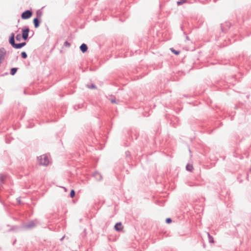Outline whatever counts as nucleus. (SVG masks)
Here are the masks:
<instances>
[{"label": "nucleus", "instance_id": "obj_1", "mask_svg": "<svg viewBox=\"0 0 251 251\" xmlns=\"http://www.w3.org/2000/svg\"><path fill=\"white\" fill-rule=\"evenodd\" d=\"M9 43L15 49H20L25 46L26 42H24L20 43H16L15 41V34L12 32L10 34L8 40Z\"/></svg>", "mask_w": 251, "mask_h": 251}, {"label": "nucleus", "instance_id": "obj_2", "mask_svg": "<svg viewBox=\"0 0 251 251\" xmlns=\"http://www.w3.org/2000/svg\"><path fill=\"white\" fill-rule=\"evenodd\" d=\"M38 163L41 165L47 166L49 164V160L48 156L43 154L37 157Z\"/></svg>", "mask_w": 251, "mask_h": 251}, {"label": "nucleus", "instance_id": "obj_3", "mask_svg": "<svg viewBox=\"0 0 251 251\" xmlns=\"http://www.w3.org/2000/svg\"><path fill=\"white\" fill-rule=\"evenodd\" d=\"M29 28L27 26H25L22 28V38L24 40H27L29 32Z\"/></svg>", "mask_w": 251, "mask_h": 251}, {"label": "nucleus", "instance_id": "obj_4", "mask_svg": "<svg viewBox=\"0 0 251 251\" xmlns=\"http://www.w3.org/2000/svg\"><path fill=\"white\" fill-rule=\"evenodd\" d=\"M31 10H26L24 11L21 14V18L24 20L29 19L32 15Z\"/></svg>", "mask_w": 251, "mask_h": 251}, {"label": "nucleus", "instance_id": "obj_5", "mask_svg": "<svg viewBox=\"0 0 251 251\" xmlns=\"http://www.w3.org/2000/svg\"><path fill=\"white\" fill-rule=\"evenodd\" d=\"M231 26V24L229 22H226L224 24H221V28L223 32H225Z\"/></svg>", "mask_w": 251, "mask_h": 251}, {"label": "nucleus", "instance_id": "obj_6", "mask_svg": "<svg viewBox=\"0 0 251 251\" xmlns=\"http://www.w3.org/2000/svg\"><path fill=\"white\" fill-rule=\"evenodd\" d=\"M123 226L121 222L117 223L114 226V229L117 231H120L122 230Z\"/></svg>", "mask_w": 251, "mask_h": 251}, {"label": "nucleus", "instance_id": "obj_7", "mask_svg": "<svg viewBox=\"0 0 251 251\" xmlns=\"http://www.w3.org/2000/svg\"><path fill=\"white\" fill-rule=\"evenodd\" d=\"M6 53V51L3 48L0 49V64L2 62V60L4 59V55Z\"/></svg>", "mask_w": 251, "mask_h": 251}, {"label": "nucleus", "instance_id": "obj_8", "mask_svg": "<svg viewBox=\"0 0 251 251\" xmlns=\"http://www.w3.org/2000/svg\"><path fill=\"white\" fill-rule=\"evenodd\" d=\"M93 176L98 181L101 180L102 178L101 175L97 171L93 173Z\"/></svg>", "mask_w": 251, "mask_h": 251}, {"label": "nucleus", "instance_id": "obj_9", "mask_svg": "<svg viewBox=\"0 0 251 251\" xmlns=\"http://www.w3.org/2000/svg\"><path fill=\"white\" fill-rule=\"evenodd\" d=\"M40 22V19L38 18H35L33 19V23L35 28H37L39 26Z\"/></svg>", "mask_w": 251, "mask_h": 251}, {"label": "nucleus", "instance_id": "obj_10", "mask_svg": "<svg viewBox=\"0 0 251 251\" xmlns=\"http://www.w3.org/2000/svg\"><path fill=\"white\" fill-rule=\"evenodd\" d=\"M80 50L81 51V52L82 53H85V52L87 51V50H88V47L87 46V45L85 43H83L82 44L80 47Z\"/></svg>", "mask_w": 251, "mask_h": 251}, {"label": "nucleus", "instance_id": "obj_11", "mask_svg": "<svg viewBox=\"0 0 251 251\" xmlns=\"http://www.w3.org/2000/svg\"><path fill=\"white\" fill-rule=\"evenodd\" d=\"M35 226V224L33 221L30 222L25 226V227L27 228H31Z\"/></svg>", "mask_w": 251, "mask_h": 251}, {"label": "nucleus", "instance_id": "obj_12", "mask_svg": "<svg viewBox=\"0 0 251 251\" xmlns=\"http://www.w3.org/2000/svg\"><path fill=\"white\" fill-rule=\"evenodd\" d=\"M18 68H12L10 70V75H14L17 72Z\"/></svg>", "mask_w": 251, "mask_h": 251}, {"label": "nucleus", "instance_id": "obj_13", "mask_svg": "<svg viewBox=\"0 0 251 251\" xmlns=\"http://www.w3.org/2000/svg\"><path fill=\"white\" fill-rule=\"evenodd\" d=\"M207 235L209 239V242L210 243H214V240L213 237L209 234V232H207Z\"/></svg>", "mask_w": 251, "mask_h": 251}, {"label": "nucleus", "instance_id": "obj_14", "mask_svg": "<svg viewBox=\"0 0 251 251\" xmlns=\"http://www.w3.org/2000/svg\"><path fill=\"white\" fill-rule=\"evenodd\" d=\"M186 169L187 171L191 172L193 169V167L192 165L187 164L186 166Z\"/></svg>", "mask_w": 251, "mask_h": 251}, {"label": "nucleus", "instance_id": "obj_15", "mask_svg": "<svg viewBox=\"0 0 251 251\" xmlns=\"http://www.w3.org/2000/svg\"><path fill=\"white\" fill-rule=\"evenodd\" d=\"M170 50L172 52H173L176 55H178L180 53V51L176 50L173 48H171Z\"/></svg>", "mask_w": 251, "mask_h": 251}, {"label": "nucleus", "instance_id": "obj_16", "mask_svg": "<svg viewBox=\"0 0 251 251\" xmlns=\"http://www.w3.org/2000/svg\"><path fill=\"white\" fill-rule=\"evenodd\" d=\"M22 36L21 35V34H18L16 36H15V39H16V40L17 41H20L21 40V38H22Z\"/></svg>", "mask_w": 251, "mask_h": 251}, {"label": "nucleus", "instance_id": "obj_17", "mask_svg": "<svg viewBox=\"0 0 251 251\" xmlns=\"http://www.w3.org/2000/svg\"><path fill=\"white\" fill-rule=\"evenodd\" d=\"M21 55L22 58L23 59H25L27 57V54H26V52H25V51H22L21 52Z\"/></svg>", "mask_w": 251, "mask_h": 251}, {"label": "nucleus", "instance_id": "obj_18", "mask_svg": "<svg viewBox=\"0 0 251 251\" xmlns=\"http://www.w3.org/2000/svg\"><path fill=\"white\" fill-rule=\"evenodd\" d=\"M42 12L40 10H38L36 12V18H38L40 19V18L42 16Z\"/></svg>", "mask_w": 251, "mask_h": 251}, {"label": "nucleus", "instance_id": "obj_19", "mask_svg": "<svg viewBox=\"0 0 251 251\" xmlns=\"http://www.w3.org/2000/svg\"><path fill=\"white\" fill-rule=\"evenodd\" d=\"M75 192L74 190L72 189L71 190L70 193V196L71 198H73L75 196Z\"/></svg>", "mask_w": 251, "mask_h": 251}, {"label": "nucleus", "instance_id": "obj_20", "mask_svg": "<svg viewBox=\"0 0 251 251\" xmlns=\"http://www.w3.org/2000/svg\"><path fill=\"white\" fill-rule=\"evenodd\" d=\"M186 1V0H179L177 1V5H180L185 3Z\"/></svg>", "mask_w": 251, "mask_h": 251}, {"label": "nucleus", "instance_id": "obj_21", "mask_svg": "<svg viewBox=\"0 0 251 251\" xmlns=\"http://www.w3.org/2000/svg\"><path fill=\"white\" fill-rule=\"evenodd\" d=\"M87 87L90 88V89H96L97 88V87L96 86L93 84V83H92L91 85H87Z\"/></svg>", "mask_w": 251, "mask_h": 251}, {"label": "nucleus", "instance_id": "obj_22", "mask_svg": "<svg viewBox=\"0 0 251 251\" xmlns=\"http://www.w3.org/2000/svg\"><path fill=\"white\" fill-rule=\"evenodd\" d=\"M18 228H19V227L18 226H12L11 227V228L9 229V231H14V230H17Z\"/></svg>", "mask_w": 251, "mask_h": 251}, {"label": "nucleus", "instance_id": "obj_23", "mask_svg": "<svg viewBox=\"0 0 251 251\" xmlns=\"http://www.w3.org/2000/svg\"><path fill=\"white\" fill-rule=\"evenodd\" d=\"M5 177L4 175L2 174H0V182H3L4 180Z\"/></svg>", "mask_w": 251, "mask_h": 251}, {"label": "nucleus", "instance_id": "obj_24", "mask_svg": "<svg viewBox=\"0 0 251 251\" xmlns=\"http://www.w3.org/2000/svg\"><path fill=\"white\" fill-rule=\"evenodd\" d=\"M64 46L66 47H70L71 46V43L68 41H65L64 43Z\"/></svg>", "mask_w": 251, "mask_h": 251}, {"label": "nucleus", "instance_id": "obj_25", "mask_svg": "<svg viewBox=\"0 0 251 251\" xmlns=\"http://www.w3.org/2000/svg\"><path fill=\"white\" fill-rule=\"evenodd\" d=\"M172 222V219L170 218H168L166 219V223L167 224H170Z\"/></svg>", "mask_w": 251, "mask_h": 251}, {"label": "nucleus", "instance_id": "obj_26", "mask_svg": "<svg viewBox=\"0 0 251 251\" xmlns=\"http://www.w3.org/2000/svg\"><path fill=\"white\" fill-rule=\"evenodd\" d=\"M16 200L17 201V202L19 203H20L21 201V198L20 197H18L16 199Z\"/></svg>", "mask_w": 251, "mask_h": 251}, {"label": "nucleus", "instance_id": "obj_27", "mask_svg": "<svg viewBox=\"0 0 251 251\" xmlns=\"http://www.w3.org/2000/svg\"><path fill=\"white\" fill-rule=\"evenodd\" d=\"M111 102L112 103H116V100L115 99H111Z\"/></svg>", "mask_w": 251, "mask_h": 251}, {"label": "nucleus", "instance_id": "obj_28", "mask_svg": "<svg viewBox=\"0 0 251 251\" xmlns=\"http://www.w3.org/2000/svg\"><path fill=\"white\" fill-rule=\"evenodd\" d=\"M126 156H129L130 155V153H129V151H126Z\"/></svg>", "mask_w": 251, "mask_h": 251}, {"label": "nucleus", "instance_id": "obj_29", "mask_svg": "<svg viewBox=\"0 0 251 251\" xmlns=\"http://www.w3.org/2000/svg\"><path fill=\"white\" fill-rule=\"evenodd\" d=\"M80 108V107H79V105H77V106H74V108H75V109H76V110L77 108Z\"/></svg>", "mask_w": 251, "mask_h": 251}, {"label": "nucleus", "instance_id": "obj_30", "mask_svg": "<svg viewBox=\"0 0 251 251\" xmlns=\"http://www.w3.org/2000/svg\"><path fill=\"white\" fill-rule=\"evenodd\" d=\"M235 40H236V39H233V41H231V40L229 39L230 43H231L232 42H234Z\"/></svg>", "mask_w": 251, "mask_h": 251}, {"label": "nucleus", "instance_id": "obj_31", "mask_svg": "<svg viewBox=\"0 0 251 251\" xmlns=\"http://www.w3.org/2000/svg\"><path fill=\"white\" fill-rule=\"evenodd\" d=\"M65 238V236H63L61 239H60V241H62L64 238Z\"/></svg>", "mask_w": 251, "mask_h": 251}, {"label": "nucleus", "instance_id": "obj_32", "mask_svg": "<svg viewBox=\"0 0 251 251\" xmlns=\"http://www.w3.org/2000/svg\"><path fill=\"white\" fill-rule=\"evenodd\" d=\"M6 142L7 143H9V142L8 141V140H7V139H6Z\"/></svg>", "mask_w": 251, "mask_h": 251}, {"label": "nucleus", "instance_id": "obj_33", "mask_svg": "<svg viewBox=\"0 0 251 251\" xmlns=\"http://www.w3.org/2000/svg\"><path fill=\"white\" fill-rule=\"evenodd\" d=\"M186 39H187V40H189V37H188V36H186Z\"/></svg>", "mask_w": 251, "mask_h": 251}, {"label": "nucleus", "instance_id": "obj_34", "mask_svg": "<svg viewBox=\"0 0 251 251\" xmlns=\"http://www.w3.org/2000/svg\"><path fill=\"white\" fill-rule=\"evenodd\" d=\"M63 188H64V189H65V191H67V189H66V188H65V187H63Z\"/></svg>", "mask_w": 251, "mask_h": 251}]
</instances>
